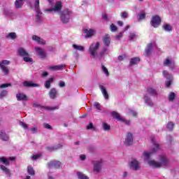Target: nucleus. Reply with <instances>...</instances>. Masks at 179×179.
Instances as JSON below:
<instances>
[{"instance_id":"obj_1","label":"nucleus","mask_w":179,"mask_h":179,"mask_svg":"<svg viewBox=\"0 0 179 179\" xmlns=\"http://www.w3.org/2000/svg\"><path fill=\"white\" fill-rule=\"evenodd\" d=\"M159 162L155 160H150L148 161V164L150 167H153V169H157L162 166L167 167L170 166V161L167 159L166 155H159Z\"/></svg>"},{"instance_id":"obj_2","label":"nucleus","mask_w":179,"mask_h":179,"mask_svg":"<svg viewBox=\"0 0 179 179\" xmlns=\"http://www.w3.org/2000/svg\"><path fill=\"white\" fill-rule=\"evenodd\" d=\"M152 142L153 143V146L151 151L150 152L145 151L143 153V157L145 161L149 160V159H150V156H152L153 153H156L157 150H160V145H159V144L156 143V141L155 140V138H152Z\"/></svg>"},{"instance_id":"obj_3","label":"nucleus","mask_w":179,"mask_h":179,"mask_svg":"<svg viewBox=\"0 0 179 179\" xmlns=\"http://www.w3.org/2000/svg\"><path fill=\"white\" fill-rule=\"evenodd\" d=\"M99 48H100V42H95L90 45L89 52L92 58H96L97 57Z\"/></svg>"},{"instance_id":"obj_4","label":"nucleus","mask_w":179,"mask_h":179,"mask_svg":"<svg viewBox=\"0 0 179 179\" xmlns=\"http://www.w3.org/2000/svg\"><path fill=\"white\" fill-rule=\"evenodd\" d=\"M72 17V11L69 9L64 10L60 14V19L63 23H68Z\"/></svg>"},{"instance_id":"obj_5","label":"nucleus","mask_w":179,"mask_h":179,"mask_svg":"<svg viewBox=\"0 0 179 179\" xmlns=\"http://www.w3.org/2000/svg\"><path fill=\"white\" fill-rule=\"evenodd\" d=\"M34 9L36 11V22H41V16L43 13L40 10V0H35Z\"/></svg>"},{"instance_id":"obj_6","label":"nucleus","mask_w":179,"mask_h":179,"mask_svg":"<svg viewBox=\"0 0 179 179\" xmlns=\"http://www.w3.org/2000/svg\"><path fill=\"white\" fill-rule=\"evenodd\" d=\"M111 115L112 117L115 118V120H117V121H120L121 122H124L126 125H131V120H126L125 118H124V117H122L121 115H120V113L115 111H113L111 112Z\"/></svg>"},{"instance_id":"obj_7","label":"nucleus","mask_w":179,"mask_h":179,"mask_svg":"<svg viewBox=\"0 0 179 179\" xmlns=\"http://www.w3.org/2000/svg\"><path fill=\"white\" fill-rule=\"evenodd\" d=\"M9 64H10L9 60H3L0 62V68L4 75L9 74V69L6 66L7 65H9Z\"/></svg>"},{"instance_id":"obj_8","label":"nucleus","mask_w":179,"mask_h":179,"mask_svg":"<svg viewBox=\"0 0 179 179\" xmlns=\"http://www.w3.org/2000/svg\"><path fill=\"white\" fill-rule=\"evenodd\" d=\"M163 76L166 78V86L167 87H170L171 86V84L173 83V76L171 74L169 73V71H163Z\"/></svg>"},{"instance_id":"obj_9","label":"nucleus","mask_w":179,"mask_h":179,"mask_svg":"<svg viewBox=\"0 0 179 179\" xmlns=\"http://www.w3.org/2000/svg\"><path fill=\"white\" fill-rule=\"evenodd\" d=\"M150 23L151 26L156 29L159 27V26H160V23H162V19H160V17H159V15H155L152 17Z\"/></svg>"},{"instance_id":"obj_10","label":"nucleus","mask_w":179,"mask_h":179,"mask_svg":"<svg viewBox=\"0 0 179 179\" xmlns=\"http://www.w3.org/2000/svg\"><path fill=\"white\" fill-rule=\"evenodd\" d=\"M62 9V3L61 1H57L55 4V7L53 8H47L45 9V12H59V10Z\"/></svg>"},{"instance_id":"obj_11","label":"nucleus","mask_w":179,"mask_h":179,"mask_svg":"<svg viewBox=\"0 0 179 179\" xmlns=\"http://www.w3.org/2000/svg\"><path fill=\"white\" fill-rule=\"evenodd\" d=\"M164 66H169V69L173 70L176 68V63L174 62V60L170 58H166L164 61Z\"/></svg>"},{"instance_id":"obj_12","label":"nucleus","mask_w":179,"mask_h":179,"mask_svg":"<svg viewBox=\"0 0 179 179\" xmlns=\"http://www.w3.org/2000/svg\"><path fill=\"white\" fill-rule=\"evenodd\" d=\"M94 171H96V173H99L100 170H101V166L103 164V160H99V161H94Z\"/></svg>"},{"instance_id":"obj_13","label":"nucleus","mask_w":179,"mask_h":179,"mask_svg":"<svg viewBox=\"0 0 179 179\" xmlns=\"http://www.w3.org/2000/svg\"><path fill=\"white\" fill-rule=\"evenodd\" d=\"M84 33L85 34V38H90V37H93V36L96 34V30L94 29H84Z\"/></svg>"},{"instance_id":"obj_14","label":"nucleus","mask_w":179,"mask_h":179,"mask_svg":"<svg viewBox=\"0 0 179 179\" xmlns=\"http://www.w3.org/2000/svg\"><path fill=\"white\" fill-rule=\"evenodd\" d=\"M35 51L40 58H45V57H47V55L45 54V51H44V49L41 48H38V47L35 48Z\"/></svg>"},{"instance_id":"obj_15","label":"nucleus","mask_w":179,"mask_h":179,"mask_svg":"<svg viewBox=\"0 0 179 179\" xmlns=\"http://www.w3.org/2000/svg\"><path fill=\"white\" fill-rule=\"evenodd\" d=\"M61 166V162L59 161H51L48 164L49 169H59Z\"/></svg>"},{"instance_id":"obj_16","label":"nucleus","mask_w":179,"mask_h":179,"mask_svg":"<svg viewBox=\"0 0 179 179\" xmlns=\"http://www.w3.org/2000/svg\"><path fill=\"white\" fill-rule=\"evenodd\" d=\"M152 51H153V43H150L147 45L144 55L145 57H149V55L152 54Z\"/></svg>"},{"instance_id":"obj_17","label":"nucleus","mask_w":179,"mask_h":179,"mask_svg":"<svg viewBox=\"0 0 179 179\" xmlns=\"http://www.w3.org/2000/svg\"><path fill=\"white\" fill-rule=\"evenodd\" d=\"M130 168L136 171L139 170V162H138L136 159H133L131 162Z\"/></svg>"},{"instance_id":"obj_18","label":"nucleus","mask_w":179,"mask_h":179,"mask_svg":"<svg viewBox=\"0 0 179 179\" xmlns=\"http://www.w3.org/2000/svg\"><path fill=\"white\" fill-rule=\"evenodd\" d=\"M134 142V138L132 137V134L128 133L124 143L125 145H127V146L131 145Z\"/></svg>"},{"instance_id":"obj_19","label":"nucleus","mask_w":179,"mask_h":179,"mask_svg":"<svg viewBox=\"0 0 179 179\" xmlns=\"http://www.w3.org/2000/svg\"><path fill=\"white\" fill-rule=\"evenodd\" d=\"M13 160H15V157H9V158L0 157V162H2V163L6 166H9L10 162H13Z\"/></svg>"},{"instance_id":"obj_20","label":"nucleus","mask_w":179,"mask_h":179,"mask_svg":"<svg viewBox=\"0 0 179 179\" xmlns=\"http://www.w3.org/2000/svg\"><path fill=\"white\" fill-rule=\"evenodd\" d=\"M144 101H145V103L148 104V106H150V107L155 106V103H153V101H152V99H150V97L148 96V94H145Z\"/></svg>"},{"instance_id":"obj_21","label":"nucleus","mask_w":179,"mask_h":179,"mask_svg":"<svg viewBox=\"0 0 179 179\" xmlns=\"http://www.w3.org/2000/svg\"><path fill=\"white\" fill-rule=\"evenodd\" d=\"M57 94H58V92L55 88H52L49 92L50 98L52 99V100L57 99Z\"/></svg>"},{"instance_id":"obj_22","label":"nucleus","mask_w":179,"mask_h":179,"mask_svg":"<svg viewBox=\"0 0 179 179\" xmlns=\"http://www.w3.org/2000/svg\"><path fill=\"white\" fill-rule=\"evenodd\" d=\"M16 97L18 101H27V96H26L24 94H17Z\"/></svg>"},{"instance_id":"obj_23","label":"nucleus","mask_w":179,"mask_h":179,"mask_svg":"<svg viewBox=\"0 0 179 179\" xmlns=\"http://www.w3.org/2000/svg\"><path fill=\"white\" fill-rule=\"evenodd\" d=\"M32 39L34 40V41H36V43H38V44H42V45L45 44V41L44 39L40 38L37 35H34L32 36Z\"/></svg>"},{"instance_id":"obj_24","label":"nucleus","mask_w":179,"mask_h":179,"mask_svg":"<svg viewBox=\"0 0 179 179\" xmlns=\"http://www.w3.org/2000/svg\"><path fill=\"white\" fill-rule=\"evenodd\" d=\"M99 87L104 99H106V100H108L109 96L108 93L107 92V90H106V87H104L103 85H100Z\"/></svg>"},{"instance_id":"obj_25","label":"nucleus","mask_w":179,"mask_h":179,"mask_svg":"<svg viewBox=\"0 0 179 179\" xmlns=\"http://www.w3.org/2000/svg\"><path fill=\"white\" fill-rule=\"evenodd\" d=\"M65 68V65H56V66H50L48 67V69L51 71H62Z\"/></svg>"},{"instance_id":"obj_26","label":"nucleus","mask_w":179,"mask_h":179,"mask_svg":"<svg viewBox=\"0 0 179 179\" xmlns=\"http://www.w3.org/2000/svg\"><path fill=\"white\" fill-rule=\"evenodd\" d=\"M24 4V0H15V9H20Z\"/></svg>"},{"instance_id":"obj_27","label":"nucleus","mask_w":179,"mask_h":179,"mask_svg":"<svg viewBox=\"0 0 179 179\" xmlns=\"http://www.w3.org/2000/svg\"><path fill=\"white\" fill-rule=\"evenodd\" d=\"M111 41V38H110V35L106 34L103 38V43L106 45V47H108L110 45V43Z\"/></svg>"},{"instance_id":"obj_28","label":"nucleus","mask_w":179,"mask_h":179,"mask_svg":"<svg viewBox=\"0 0 179 179\" xmlns=\"http://www.w3.org/2000/svg\"><path fill=\"white\" fill-rule=\"evenodd\" d=\"M18 54H19V55H20L21 57H23L29 56V53L23 48H20L18 49Z\"/></svg>"},{"instance_id":"obj_29","label":"nucleus","mask_w":179,"mask_h":179,"mask_svg":"<svg viewBox=\"0 0 179 179\" xmlns=\"http://www.w3.org/2000/svg\"><path fill=\"white\" fill-rule=\"evenodd\" d=\"M60 148H62V145L58 144L57 145H55L53 147L48 146L46 148V149L48 150V152H54V150H58V149H60Z\"/></svg>"},{"instance_id":"obj_30","label":"nucleus","mask_w":179,"mask_h":179,"mask_svg":"<svg viewBox=\"0 0 179 179\" xmlns=\"http://www.w3.org/2000/svg\"><path fill=\"white\" fill-rule=\"evenodd\" d=\"M147 93L150 96H157V92L156 91V90L153 89L152 87H148Z\"/></svg>"},{"instance_id":"obj_31","label":"nucleus","mask_w":179,"mask_h":179,"mask_svg":"<svg viewBox=\"0 0 179 179\" xmlns=\"http://www.w3.org/2000/svg\"><path fill=\"white\" fill-rule=\"evenodd\" d=\"M23 85L26 87H37V86H38V85L34 83L33 82H29V81L24 82Z\"/></svg>"},{"instance_id":"obj_32","label":"nucleus","mask_w":179,"mask_h":179,"mask_svg":"<svg viewBox=\"0 0 179 179\" xmlns=\"http://www.w3.org/2000/svg\"><path fill=\"white\" fill-rule=\"evenodd\" d=\"M0 139H1V141H4L5 142H8V141H9V136H7L6 133L0 131Z\"/></svg>"},{"instance_id":"obj_33","label":"nucleus","mask_w":179,"mask_h":179,"mask_svg":"<svg viewBox=\"0 0 179 179\" xmlns=\"http://www.w3.org/2000/svg\"><path fill=\"white\" fill-rule=\"evenodd\" d=\"M54 82V78H51L49 80H48L45 83V87L46 89H50L51 87V83Z\"/></svg>"},{"instance_id":"obj_34","label":"nucleus","mask_w":179,"mask_h":179,"mask_svg":"<svg viewBox=\"0 0 179 179\" xmlns=\"http://www.w3.org/2000/svg\"><path fill=\"white\" fill-rule=\"evenodd\" d=\"M139 61H141V59H139V57H134L130 60V65H136V64H138Z\"/></svg>"},{"instance_id":"obj_35","label":"nucleus","mask_w":179,"mask_h":179,"mask_svg":"<svg viewBox=\"0 0 179 179\" xmlns=\"http://www.w3.org/2000/svg\"><path fill=\"white\" fill-rule=\"evenodd\" d=\"M162 27L165 31H171L173 30V27L169 24H165Z\"/></svg>"},{"instance_id":"obj_36","label":"nucleus","mask_w":179,"mask_h":179,"mask_svg":"<svg viewBox=\"0 0 179 179\" xmlns=\"http://www.w3.org/2000/svg\"><path fill=\"white\" fill-rule=\"evenodd\" d=\"M73 48H74V50H78V51H85V47H83V45L73 44Z\"/></svg>"},{"instance_id":"obj_37","label":"nucleus","mask_w":179,"mask_h":179,"mask_svg":"<svg viewBox=\"0 0 179 179\" xmlns=\"http://www.w3.org/2000/svg\"><path fill=\"white\" fill-rule=\"evenodd\" d=\"M77 176L78 179H89V177L83 174L82 172H77Z\"/></svg>"},{"instance_id":"obj_38","label":"nucleus","mask_w":179,"mask_h":179,"mask_svg":"<svg viewBox=\"0 0 179 179\" xmlns=\"http://www.w3.org/2000/svg\"><path fill=\"white\" fill-rule=\"evenodd\" d=\"M4 15H6V16H8V17H10L13 16V11H12V10H5Z\"/></svg>"},{"instance_id":"obj_39","label":"nucleus","mask_w":179,"mask_h":179,"mask_svg":"<svg viewBox=\"0 0 179 179\" xmlns=\"http://www.w3.org/2000/svg\"><path fill=\"white\" fill-rule=\"evenodd\" d=\"M6 38H11V40H15V38H16V33L15 32L9 33L6 36Z\"/></svg>"},{"instance_id":"obj_40","label":"nucleus","mask_w":179,"mask_h":179,"mask_svg":"<svg viewBox=\"0 0 179 179\" xmlns=\"http://www.w3.org/2000/svg\"><path fill=\"white\" fill-rule=\"evenodd\" d=\"M146 17V13L142 11L141 13L138 14V20H143Z\"/></svg>"},{"instance_id":"obj_41","label":"nucleus","mask_w":179,"mask_h":179,"mask_svg":"<svg viewBox=\"0 0 179 179\" xmlns=\"http://www.w3.org/2000/svg\"><path fill=\"white\" fill-rule=\"evenodd\" d=\"M1 170H2V171H4V173H6V174H10L9 169H8V168H6V166H5L3 165L1 166Z\"/></svg>"},{"instance_id":"obj_42","label":"nucleus","mask_w":179,"mask_h":179,"mask_svg":"<svg viewBox=\"0 0 179 179\" xmlns=\"http://www.w3.org/2000/svg\"><path fill=\"white\" fill-rule=\"evenodd\" d=\"M27 171L30 176H34L35 174L34 169H33V167L31 166H28Z\"/></svg>"},{"instance_id":"obj_43","label":"nucleus","mask_w":179,"mask_h":179,"mask_svg":"<svg viewBox=\"0 0 179 179\" xmlns=\"http://www.w3.org/2000/svg\"><path fill=\"white\" fill-rule=\"evenodd\" d=\"M101 69L103 73L106 75V76H109L110 73H108V69H107V68L104 65H102Z\"/></svg>"},{"instance_id":"obj_44","label":"nucleus","mask_w":179,"mask_h":179,"mask_svg":"<svg viewBox=\"0 0 179 179\" xmlns=\"http://www.w3.org/2000/svg\"><path fill=\"white\" fill-rule=\"evenodd\" d=\"M166 128H168V129H170V131H172V129L174 128V123L171 122H169L166 125Z\"/></svg>"},{"instance_id":"obj_45","label":"nucleus","mask_w":179,"mask_h":179,"mask_svg":"<svg viewBox=\"0 0 179 179\" xmlns=\"http://www.w3.org/2000/svg\"><path fill=\"white\" fill-rule=\"evenodd\" d=\"M169 101H173L176 99V94L174 92H171L169 96Z\"/></svg>"},{"instance_id":"obj_46","label":"nucleus","mask_w":179,"mask_h":179,"mask_svg":"<svg viewBox=\"0 0 179 179\" xmlns=\"http://www.w3.org/2000/svg\"><path fill=\"white\" fill-rule=\"evenodd\" d=\"M103 129H104V131H110V125H108L106 122H103Z\"/></svg>"},{"instance_id":"obj_47","label":"nucleus","mask_w":179,"mask_h":179,"mask_svg":"<svg viewBox=\"0 0 179 179\" xmlns=\"http://www.w3.org/2000/svg\"><path fill=\"white\" fill-rule=\"evenodd\" d=\"M24 61L25 62H33V59L30 58L28 55V56L24 57Z\"/></svg>"},{"instance_id":"obj_48","label":"nucleus","mask_w":179,"mask_h":179,"mask_svg":"<svg viewBox=\"0 0 179 179\" xmlns=\"http://www.w3.org/2000/svg\"><path fill=\"white\" fill-rule=\"evenodd\" d=\"M94 106L95 107V108H96V110H99V111H101V108L99 102H95L94 103Z\"/></svg>"},{"instance_id":"obj_49","label":"nucleus","mask_w":179,"mask_h":179,"mask_svg":"<svg viewBox=\"0 0 179 179\" xmlns=\"http://www.w3.org/2000/svg\"><path fill=\"white\" fill-rule=\"evenodd\" d=\"M41 156V154H36L31 157L32 160H37Z\"/></svg>"},{"instance_id":"obj_50","label":"nucleus","mask_w":179,"mask_h":179,"mask_svg":"<svg viewBox=\"0 0 179 179\" xmlns=\"http://www.w3.org/2000/svg\"><path fill=\"white\" fill-rule=\"evenodd\" d=\"M20 125L21 127H22V128H24V129H27V128L29 127V126L27 125V124L23 122H20Z\"/></svg>"},{"instance_id":"obj_51","label":"nucleus","mask_w":179,"mask_h":179,"mask_svg":"<svg viewBox=\"0 0 179 179\" xmlns=\"http://www.w3.org/2000/svg\"><path fill=\"white\" fill-rule=\"evenodd\" d=\"M107 52V48H104L102 51L99 53V58H101L104 54Z\"/></svg>"},{"instance_id":"obj_52","label":"nucleus","mask_w":179,"mask_h":179,"mask_svg":"<svg viewBox=\"0 0 179 179\" xmlns=\"http://www.w3.org/2000/svg\"><path fill=\"white\" fill-rule=\"evenodd\" d=\"M121 17L122 19H127V17H128V13H127L126 11H124L123 13H122Z\"/></svg>"},{"instance_id":"obj_53","label":"nucleus","mask_w":179,"mask_h":179,"mask_svg":"<svg viewBox=\"0 0 179 179\" xmlns=\"http://www.w3.org/2000/svg\"><path fill=\"white\" fill-rule=\"evenodd\" d=\"M117 26H115L114 24H112L111 25H110V31H117Z\"/></svg>"},{"instance_id":"obj_54","label":"nucleus","mask_w":179,"mask_h":179,"mask_svg":"<svg viewBox=\"0 0 179 179\" xmlns=\"http://www.w3.org/2000/svg\"><path fill=\"white\" fill-rule=\"evenodd\" d=\"M9 86H10V83L2 84L0 85V88L5 89L6 87H9Z\"/></svg>"},{"instance_id":"obj_55","label":"nucleus","mask_w":179,"mask_h":179,"mask_svg":"<svg viewBox=\"0 0 179 179\" xmlns=\"http://www.w3.org/2000/svg\"><path fill=\"white\" fill-rule=\"evenodd\" d=\"M129 114L133 115V117H136V115H138V113L136 112H135V110H132L131 109L129 110Z\"/></svg>"},{"instance_id":"obj_56","label":"nucleus","mask_w":179,"mask_h":179,"mask_svg":"<svg viewBox=\"0 0 179 179\" xmlns=\"http://www.w3.org/2000/svg\"><path fill=\"white\" fill-rule=\"evenodd\" d=\"M8 94V91L6 90H3L1 93H0V97H5V96H6Z\"/></svg>"},{"instance_id":"obj_57","label":"nucleus","mask_w":179,"mask_h":179,"mask_svg":"<svg viewBox=\"0 0 179 179\" xmlns=\"http://www.w3.org/2000/svg\"><path fill=\"white\" fill-rule=\"evenodd\" d=\"M129 38L130 40H134V38H136V34L134 33H130Z\"/></svg>"},{"instance_id":"obj_58","label":"nucleus","mask_w":179,"mask_h":179,"mask_svg":"<svg viewBox=\"0 0 179 179\" xmlns=\"http://www.w3.org/2000/svg\"><path fill=\"white\" fill-rule=\"evenodd\" d=\"M43 127L44 128H46V129H52V127H51V125L47 123H44Z\"/></svg>"},{"instance_id":"obj_59","label":"nucleus","mask_w":179,"mask_h":179,"mask_svg":"<svg viewBox=\"0 0 179 179\" xmlns=\"http://www.w3.org/2000/svg\"><path fill=\"white\" fill-rule=\"evenodd\" d=\"M45 110H57V106H55V107H48V106H46V107H44Z\"/></svg>"},{"instance_id":"obj_60","label":"nucleus","mask_w":179,"mask_h":179,"mask_svg":"<svg viewBox=\"0 0 179 179\" xmlns=\"http://www.w3.org/2000/svg\"><path fill=\"white\" fill-rule=\"evenodd\" d=\"M123 34H124V32H121V33H120L118 35H117V36H116V39H117V40H120V38H122Z\"/></svg>"},{"instance_id":"obj_61","label":"nucleus","mask_w":179,"mask_h":179,"mask_svg":"<svg viewBox=\"0 0 179 179\" xmlns=\"http://www.w3.org/2000/svg\"><path fill=\"white\" fill-rule=\"evenodd\" d=\"M32 134H37V128L36 127H33L31 129Z\"/></svg>"},{"instance_id":"obj_62","label":"nucleus","mask_w":179,"mask_h":179,"mask_svg":"<svg viewBox=\"0 0 179 179\" xmlns=\"http://www.w3.org/2000/svg\"><path fill=\"white\" fill-rule=\"evenodd\" d=\"M59 87H65V82H60L59 84Z\"/></svg>"},{"instance_id":"obj_63","label":"nucleus","mask_w":179,"mask_h":179,"mask_svg":"<svg viewBox=\"0 0 179 179\" xmlns=\"http://www.w3.org/2000/svg\"><path fill=\"white\" fill-rule=\"evenodd\" d=\"M80 160H86V155H81L80 156Z\"/></svg>"},{"instance_id":"obj_64","label":"nucleus","mask_w":179,"mask_h":179,"mask_svg":"<svg viewBox=\"0 0 179 179\" xmlns=\"http://www.w3.org/2000/svg\"><path fill=\"white\" fill-rule=\"evenodd\" d=\"M93 128V123H90L89 125L87 127V129H92Z\"/></svg>"}]
</instances>
